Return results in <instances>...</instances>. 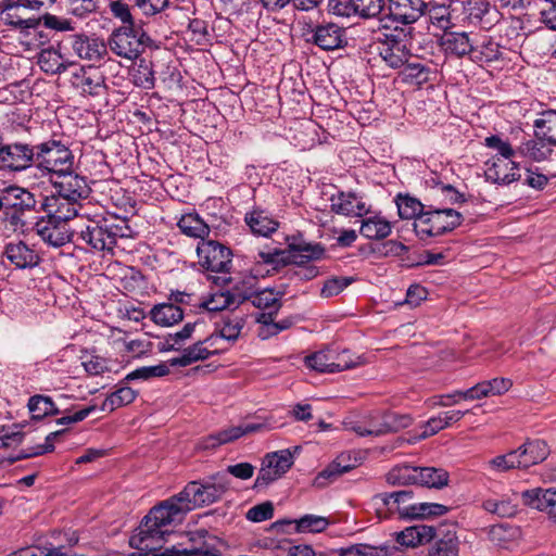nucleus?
Listing matches in <instances>:
<instances>
[{"instance_id": "14", "label": "nucleus", "mask_w": 556, "mask_h": 556, "mask_svg": "<svg viewBox=\"0 0 556 556\" xmlns=\"http://www.w3.org/2000/svg\"><path fill=\"white\" fill-rule=\"evenodd\" d=\"M65 172L58 174L55 180H51L52 187L61 197L81 204V201L88 199L91 193L87 177L76 174L74 168Z\"/></svg>"}, {"instance_id": "22", "label": "nucleus", "mask_w": 556, "mask_h": 556, "mask_svg": "<svg viewBox=\"0 0 556 556\" xmlns=\"http://www.w3.org/2000/svg\"><path fill=\"white\" fill-rule=\"evenodd\" d=\"M263 427L264 426L262 424H247L228 427L203 438L200 446L204 450H214L223 444L233 442L245 434L256 432Z\"/></svg>"}, {"instance_id": "44", "label": "nucleus", "mask_w": 556, "mask_h": 556, "mask_svg": "<svg viewBox=\"0 0 556 556\" xmlns=\"http://www.w3.org/2000/svg\"><path fill=\"white\" fill-rule=\"evenodd\" d=\"M38 64L45 73L51 75L61 74L67 68L61 53L53 48L43 49L40 52Z\"/></svg>"}, {"instance_id": "39", "label": "nucleus", "mask_w": 556, "mask_h": 556, "mask_svg": "<svg viewBox=\"0 0 556 556\" xmlns=\"http://www.w3.org/2000/svg\"><path fill=\"white\" fill-rule=\"evenodd\" d=\"M353 467L354 465L344 464V456L341 455L316 476L314 484L319 488L326 486L343 473L349 472Z\"/></svg>"}, {"instance_id": "46", "label": "nucleus", "mask_w": 556, "mask_h": 556, "mask_svg": "<svg viewBox=\"0 0 556 556\" xmlns=\"http://www.w3.org/2000/svg\"><path fill=\"white\" fill-rule=\"evenodd\" d=\"M27 406L34 419H42L49 415L61 414V410L56 407L52 399L42 394L30 396Z\"/></svg>"}, {"instance_id": "17", "label": "nucleus", "mask_w": 556, "mask_h": 556, "mask_svg": "<svg viewBox=\"0 0 556 556\" xmlns=\"http://www.w3.org/2000/svg\"><path fill=\"white\" fill-rule=\"evenodd\" d=\"M161 543L153 541L155 545L154 549H147L146 556H223L222 546L223 543L214 535H211L207 531L204 535L202 543L199 547L193 549H164L159 552Z\"/></svg>"}, {"instance_id": "28", "label": "nucleus", "mask_w": 556, "mask_h": 556, "mask_svg": "<svg viewBox=\"0 0 556 556\" xmlns=\"http://www.w3.org/2000/svg\"><path fill=\"white\" fill-rule=\"evenodd\" d=\"M488 166L485 170V179L496 185L507 186L513 182L519 181L521 175L519 174L520 164L514 161H510V172L502 173V161L500 157H493L491 161L486 162Z\"/></svg>"}, {"instance_id": "15", "label": "nucleus", "mask_w": 556, "mask_h": 556, "mask_svg": "<svg viewBox=\"0 0 556 556\" xmlns=\"http://www.w3.org/2000/svg\"><path fill=\"white\" fill-rule=\"evenodd\" d=\"M74 53L88 61H100L108 53V45L103 39L85 34L70 35L65 40Z\"/></svg>"}, {"instance_id": "13", "label": "nucleus", "mask_w": 556, "mask_h": 556, "mask_svg": "<svg viewBox=\"0 0 556 556\" xmlns=\"http://www.w3.org/2000/svg\"><path fill=\"white\" fill-rule=\"evenodd\" d=\"M1 262L5 266L10 264L14 269H33L40 264L41 256L34 245L17 240L4 245Z\"/></svg>"}, {"instance_id": "63", "label": "nucleus", "mask_w": 556, "mask_h": 556, "mask_svg": "<svg viewBox=\"0 0 556 556\" xmlns=\"http://www.w3.org/2000/svg\"><path fill=\"white\" fill-rule=\"evenodd\" d=\"M482 507L494 515L500 517H511L516 514V506L510 501L488 498L483 501Z\"/></svg>"}, {"instance_id": "3", "label": "nucleus", "mask_w": 556, "mask_h": 556, "mask_svg": "<svg viewBox=\"0 0 556 556\" xmlns=\"http://www.w3.org/2000/svg\"><path fill=\"white\" fill-rule=\"evenodd\" d=\"M414 27H390L383 24L372 33V46L377 53L391 68L405 65L410 51L408 41L413 38Z\"/></svg>"}, {"instance_id": "45", "label": "nucleus", "mask_w": 556, "mask_h": 556, "mask_svg": "<svg viewBox=\"0 0 556 556\" xmlns=\"http://www.w3.org/2000/svg\"><path fill=\"white\" fill-rule=\"evenodd\" d=\"M282 293L275 292L274 289L255 290L250 302L260 309H268V312H279L281 307Z\"/></svg>"}, {"instance_id": "42", "label": "nucleus", "mask_w": 556, "mask_h": 556, "mask_svg": "<svg viewBox=\"0 0 556 556\" xmlns=\"http://www.w3.org/2000/svg\"><path fill=\"white\" fill-rule=\"evenodd\" d=\"M290 522L294 523V530L298 533H321L330 525V520L327 517L313 514L303 515Z\"/></svg>"}, {"instance_id": "54", "label": "nucleus", "mask_w": 556, "mask_h": 556, "mask_svg": "<svg viewBox=\"0 0 556 556\" xmlns=\"http://www.w3.org/2000/svg\"><path fill=\"white\" fill-rule=\"evenodd\" d=\"M208 312H220L229 308H238L233 295L228 290L212 294L210 299L201 304Z\"/></svg>"}, {"instance_id": "59", "label": "nucleus", "mask_w": 556, "mask_h": 556, "mask_svg": "<svg viewBox=\"0 0 556 556\" xmlns=\"http://www.w3.org/2000/svg\"><path fill=\"white\" fill-rule=\"evenodd\" d=\"M518 534V529L507 523L494 525L489 531V536L496 545L506 547V544L513 541Z\"/></svg>"}, {"instance_id": "50", "label": "nucleus", "mask_w": 556, "mask_h": 556, "mask_svg": "<svg viewBox=\"0 0 556 556\" xmlns=\"http://www.w3.org/2000/svg\"><path fill=\"white\" fill-rule=\"evenodd\" d=\"M134 84L142 89L151 90L155 86V76L152 62L141 59L134 70Z\"/></svg>"}, {"instance_id": "1", "label": "nucleus", "mask_w": 556, "mask_h": 556, "mask_svg": "<svg viewBox=\"0 0 556 556\" xmlns=\"http://www.w3.org/2000/svg\"><path fill=\"white\" fill-rule=\"evenodd\" d=\"M229 489V480L217 472L202 480L188 482L177 494L153 506L130 538V546L137 549H154L156 543L166 541L170 527L180 523L185 516L198 508L218 502Z\"/></svg>"}, {"instance_id": "57", "label": "nucleus", "mask_w": 556, "mask_h": 556, "mask_svg": "<svg viewBox=\"0 0 556 556\" xmlns=\"http://www.w3.org/2000/svg\"><path fill=\"white\" fill-rule=\"evenodd\" d=\"M333 355L319 351L305 357V365L319 372H334Z\"/></svg>"}, {"instance_id": "5", "label": "nucleus", "mask_w": 556, "mask_h": 556, "mask_svg": "<svg viewBox=\"0 0 556 556\" xmlns=\"http://www.w3.org/2000/svg\"><path fill=\"white\" fill-rule=\"evenodd\" d=\"M42 193H34L27 188L10 185L0 192V210L13 226H25L29 214H40Z\"/></svg>"}, {"instance_id": "24", "label": "nucleus", "mask_w": 556, "mask_h": 556, "mask_svg": "<svg viewBox=\"0 0 556 556\" xmlns=\"http://www.w3.org/2000/svg\"><path fill=\"white\" fill-rule=\"evenodd\" d=\"M469 60L478 65L490 64L502 58L501 46L491 36L475 33Z\"/></svg>"}, {"instance_id": "37", "label": "nucleus", "mask_w": 556, "mask_h": 556, "mask_svg": "<svg viewBox=\"0 0 556 556\" xmlns=\"http://www.w3.org/2000/svg\"><path fill=\"white\" fill-rule=\"evenodd\" d=\"M534 127L538 139L556 146V110L543 111L540 118L535 119Z\"/></svg>"}, {"instance_id": "43", "label": "nucleus", "mask_w": 556, "mask_h": 556, "mask_svg": "<svg viewBox=\"0 0 556 556\" xmlns=\"http://www.w3.org/2000/svg\"><path fill=\"white\" fill-rule=\"evenodd\" d=\"M138 395V392L127 386L119 387L116 391L112 392L102 403L100 409L102 412H113L117 407H122L132 403Z\"/></svg>"}, {"instance_id": "38", "label": "nucleus", "mask_w": 556, "mask_h": 556, "mask_svg": "<svg viewBox=\"0 0 556 556\" xmlns=\"http://www.w3.org/2000/svg\"><path fill=\"white\" fill-rule=\"evenodd\" d=\"M278 312H263L256 317V321L262 325L260 328L258 337L266 340L270 337L277 336L279 332L289 329L292 326L290 319H282L278 323L274 321Z\"/></svg>"}, {"instance_id": "4", "label": "nucleus", "mask_w": 556, "mask_h": 556, "mask_svg": "<svg viewBox=\"0 0 556 556\" xmlns=\"http://www.w3.org/2000/svg\"><path fill=\"white\" fill-rule=\"evenodd\" d=\"M75 156L68 142L52 135L35 140V168L41 176H56L74 168Z\"/></svg>"}, {"instance_id": "30", "label": "nucleus", "mask_w": 556, "mask_h": 556, "mask_svg": "<svg viewBox=\"0 0 556 556\" xmlns=\"http://www.w3.org/2000/svg\"><path fill=\"white\" fill-rule=\"evenodd\" d=\"M380 498L384 506L390 513H397L403 519H407L409 516V508L414 503L413 492L410 490H402L391 493H381L376 496Z\"/></svg>"}, {"instance_id": "40", "label": "nucleus", "mask_w": 556, "mask_h": 556, "mask_svg": "<svg viewBox=\"0 0 556 556\" xmlns=\"http://www.w3.org/2000/svg\"><path fill=\"white\" fill-rule=\"evenodd\" d=\"M399 216L402 219L417 220L427 210L428 205L422 204L418 199L408 194H397L395 198Z\"/></svg>"}, {"instance_id": "18", "label": "nucleus", "mask_w": 556, "mask_h": 556, "mask_svg": "<svg viewBox=\"0 0 556 556\" xmlns=\"http://www.w3.org/2000/svg\"><path fill=\"white\" fill-rule=\"evenodd\" d=\"M41 213L47 214L58 220L68 224V220L77 216L81 204L67 200L60 195V192L41 197Z\"/></svg>"}, {"instance_id": "25", "label": "nucleus", "mask_w": 556, "mask_h": 556, "mask_svg": "<svg viewBox=\"0 0 556 556\" xmlns=\"http://www.w3.org/2000/svg\"><path fill=\"white\" fill-rule=\"evenodd\" d=\"M413 422V418L406 414H399L396 412H387L381 417V422L378 427L371 429H361L356 431L362 437L375 435L379 437L389 432H397L402 429L409 427Z\"/></svg>"}, {"instance_id": "9", "label": "nucleus", "mask_w": 556, "mask_h": 556, "mask_svg": "<svg viewBox=\"0 0 556 556\" xmlns=\"http://www.w3.org/2000/svg\"><path fill=\"white\" fill-rule=\"evenodd\" d=\"M0 153V169L23 173L35 168V139L5 142Z\"/></svg>"}, {"instance_id": "34", "label": "nucleus", "mask_w": 556, "mask_h": 556, "mask_svg": "<svg viewBox=\"0 0 556 556\" xmlns=\"http://www.w3.org/2000/svg\"><path fill=\"white\" fill-rule=\"evenodd\" d=\"M416 484L421 486L442 489L448 484L450 475L443 468L416 467Z\"/></svg>"}, {"instance_id": "11", "label": "nucleus", "mask_w": 556, "mask_h": 556, "mask_svg": "<svg viewBox=\"0 0 556 556\" xmlns=\"http://www.w3.org/2000/svg\"><path fill=\"white\" fill-rule=\"evenodd\" d=\"M34 230L45 243L53 248L74 242L75 230H71L67 223L58 220L47 214L37 218Z\"/></svg>"}, {"instance_id": "10", "label": "nucleus", "mask_w": 556, "mask_h": 556, "mask_svg": "<svg viewBox=\"0 0 556 556\" xmlns=\"http://www.w3.org/2000/svg\"><path fill=\"white\" fill-rule=\"evenodd\" d=\"M305 35L308 36L307 42L325 51L342 49L348 45L345 28L333 22L324 21L316 25H308Z\"/></svg>"}, {"instance_id": "16", "label": "nucleus", "mask_w": 556, "mask_h": 556, "mask_svg": "<svg viewBox=\"0 0 556 556\" xmlns=\"http://www.w3.org/2000/svg\"><path fill=\"white\" fill-rule=\"evenodd\" d=\"M71 84L84 96H100L106 88L104 75L93 66H81L73 73Z\"/></svg>"}, {"instance_id": "27", "label": "nucleus", "mask_w": 556, "mask_h": 556, "mask_svg": "<svg viewBox=\"0 0 556 556\" xmlns=\"http://www.w3.org/2000/svg\"><path fill=\"white\" fill-rule=\"evenodd\" d=\"M517 450L522 469H527L533 465L542 463L549 455V447L547 443L541 439H528Z\"/></svg>"}, {"instance_id": "49", "label": "nucleus", "mask_w": 556, "mask_h": 556, "mask_svg": "<svg viewBox=\"0 0 556 556\" xmlns=\"http://www.w3.org/2000/svg\"><path fill=\"white\" fill-rule=\"evenodd\" d=\"M544 140H527L520 144L517 152L534 162H542L552 155L553 150L545 147Z\"/></svg>"}, {"instance_id": "56", "label": "nucleus", "mask_w": 556, "mask_h": 556, "mask_svg": "<svg viewBox=\"0 0 556 556\" xmlns=\"http://www.w3.org/2000/svg\"><path fill=\"white\" fill-rule=\"evenodd\" d=\"M104 0H65L67 11L79 18L97 13Z\"/></svg>"}, {"instance_id": "51", "label": "nucleus", "mask_w": 556, "mask_h": 556, "mask_svg": "<svg viewBox=\"0 0 556 556\" xmlns=\"http://www.w3.org/2000/svg\"><path fill=\"white\" fill-rule=\"evenodd\" d=\"M293 463V454L290 448L268 453L264 457V464H268V467H273L280 476L285 475Z\"/></svg>"}, {"instance_id": "61", "label": "nucleus", "mask_w": 556, "mask_h": 556, "mask_svg": "<svg viewBox=\"0 0 556 556\" xmlns=\"http://www.w3.org/2000/svg\"><path fill=\"white\" fill-rule=\"evenodd\" d=\"M288 248L285 251L289 253L293 252H313L314 255H317V252L321 251L320 242H307L301 233L288 236L286 238Z\"/></svg>"}, {"instance_id": "36", "label": "nucleus", "mask_w": 556, "mask_h": 556, "mask_svg": "<svg viewBox=\"0 0 556 556\" xmlns=\"http://www.w3.org/2000/svg\"><path fill=\"white\" fill-rule=\"evenodd\" d=\"M177 226L184 235L200 241H206L205 238L210 235L208 225L197 213L182 215Z\"/></svg>"}, {"instance_id": "35", "label": "nucleus", "mask_w": 556, "mask_h": 556, "mask_svg": "<svg viewBox=\"0 0 556 556\" xmlns=\"http://www.w3.org/2000/svg\"><path fill=\"white\" fill-rule=\"evenodd\" d=\"M150 317L156 325L170 327L184 319V312L174 303H161L152 307Z\"/></svg>"}, {"instance_id": "8", "label": "nucleus", "mask_w": 556, "mask_h": 556, "mask_svg": "<svg viewBox=\"0 0 556 556\" xmlns=\"http://www.w3.org/2000/svg\"><path fill=\"white\" fill-rule=\"evenodd\" d=\"M150 36L139 25L119 26L109 37L108 46L117 56L135 60L152 43Z\"/></svg>"}, {"instance_id": "55", "label": "nucleus", "mask_w": 556, "mask_h": 556, "mask_svg": "<svg viewBox=\"0 0 556 556\" xmlns=\"http://www.w3.org/2000/svg\"><path fill=\"white\" fill-rule=\"evenodd\" d=\"M169 364L167 363H160L154 366H143L139 367L131 372H129L126 377V381H132L137 379L141 380H149L154 377H164L169 374Z\"/></svg>"}, {"instance_id": "21", "label": "nucleus", "mask_w": 556, "mask_h": 556, "mask_svg": "<svg viewBox=\"0 0 556 556\" xmlns=\"http://www.w3.org/2000/svg\"><path fill=\"white\" fill-rule=\"evenodd\" d=\"M331 211L338 215L363 217L368 212L363 198L352 191H338L329 199Z\"/></svg>"}, {"instance_id": "20", "label": "nucleus", "mask_w": 556, "mask_h": 556, "mask_svg": "<svg viewBox=\"0 0 556 556\" xmlns=\"http://www.w3.org/2000/svg\"><path fill=\"white\" fill-rule=\"evenodd\" d=\"M475 33L445 31L439 38V46L447 56L469 60Z\"/></svg>"}, {"instance_id": "33", "label": "nucleus", "mask_w": 556, "mask_h": 556, "mask_svg": "<svg viewBox=\"0 0 556 556\" xmlns=\"http://www.w3.org/2000/svg\"><path fill=\"white\" fill-rule=\"evenodd\" d=\"M245 325V318L239 315L226 314L216 323L214 338H222L229 342H236Z\"/></svg>"}, {"instance_id": "62", "label": "nucleus", "mask_w": 556, "mask_h": 556, "mask_svg": "<svg viewBox=\"0 0 556 556\" xmlns=\"http://www.w3.org/2000/svg\"><path fill=\"white\" fill-rule=\"evenodd\" d=\"M490 465L501 472L515 468L522 469L518 450H513L504 455L494 457L490 460Z\"/></svg>"}, {"instance_id": "7", "label": "nucleus", "mask_w": 556, "mask_h": 556, "mask_svg": "<svg viewBox=\"0 0 556 556\" xmlns=\"http://www.w3.org/2000/svg\"><path fill=\"white\" fill-rule=\"evenodd\" d=\"M463 220V215L454 208L428 205L426 212L414 222V230L419 239L426 240L453 231Z\"/></svg>"}, {"instance_id": "23", "label": "nucleus", "mask_w": 556, "mask_h": 556, "mask_svg": "<svg viewBox=\"0 0 556 556\" xmlns=\"http://www.w3.org/2000/svg\"><path fill=\"white\" fill-rule=\"evenodd\" d=\"M523 504L547 514L556 522V489L534 488L521 493Z\"/></svg>"}, {"instance_id": "32", "label": "nucleus", "mask_w": 556, "mask_h": 556, "mask_svg": "<svg viewBox=\"0 0 556 556\" xmlns=\"http://www.w3.org/2000/svg\"><path fill=\"white\" fill-rule=\"evenodd\" d=\"M392 224L377 214L362 220L359 233L368 240H383L390 236Z\"/></svg>"}, {"instance_id": "41", "label": "nucleus", "mask_w": 556, "mask_h": 556, "mask_svg": "<svg viewBox=\"0 0 556 556\" xmlns=\"http://www.w3.org/2000/svg\"><path fill=\"white\" fill-rule=\"evenodd\" d=\"M428 556H459V540L456 532H442V536L429 549Z\"/></svg>"}, {"instance_id": "64", "label": "nucleus", "mask_w": 556, "mask_h": 556, "mask_svg": "<svg viewBox=\"0 0 556 556\" xmlns=\"http://www.w3.org/2000/svg\"><path fill=\"white\" fill-rule=\"evenodd\" d=\"M354 281L353 277H332L324 282L320 290L323 298H332L341 293L346 287Z\"/></svg>"}, {"instance_id": "60", "label": "nucleus", "mask_w": 556, "mask_h": 556, "mask_svg": "<svg viewBox=\"0 0 556 556\" xmlns=\"http://www.w3.org/2000/svg\"><path fill=\"white\" fill-rule=\"evenodd\" d=\"M428 17L431 25L440 30L450 31L452 25L448 7L435 5L428 10Z\"/></svg>"}, {"instance_id": "58", "label": "nucleus", "mask_w": 556, "mask_h": 556, "mask_svg": "<svg viewBox=\"0 0 556 556\" xmlns=\"http://www.w3.org/2000/svg\"><path fill=\"white\" fill-rule=\"evenodd\" d=\"M415 471L416 467L396 466L387 473L386 479L387 482L392 485L416 484Z\"/></svg>"}, {"instance_id": "48", "label": "nucleus", "mask_w": 556, "mask_h": 556, "mask_svg": "<svg viewBox=\"0 0 556 556\" xmlns=\"http://www.w3.org/2000/svg\"><path fill=\"white\" fill-rule=\"evenodd\" d=\"M54 441L55 438L51 435V432L46 437L43 444H37L34 446H28L20 450L16 453L11 454L7 460L9 464H13L21 459H26L39 455H43L47 453H51L54 451Z\"/></svg>"}, {"instance_id": "19", "label": "nucleus", "mask_w": 556, "mask_h": 556, "mask_svg": "<svg viewBox=\"0 0 556 556\" xmlns=\"http://www.w3.org/2000/svg\"><path fill=\"white\" fill-rule=\"evenodd\" d=\"M427 9L425 0H390V17L402 27H413Z\"/></svg>"}, {"instance_id": "26", "label": "nucleus", "mask_w": 556, "mask_h": 556, "mask_svg": "<svg viewBox=\"0 0 556 556\" xmlns=\"http://www.w3.org/2000/svg\"><path fill=\"white\" fill-rule=\"evenodd\" d=\"M396 542L406 547H415L430 542L437 536V529L433 526L417 523L396 532Z\"/></svg>"}, {"instance_id": "6", "label": "nucleus", "mask_w": 556, "mask_h": 556, "mask_svg": "<svg viewBox=\"0 0 556 556\" xmlns=\"http://www.w3.org/2000/svg\"><path fill=\"white\" fill-rule=\"evenodd\" d=\"M197 254L199 264L204 270L223 274V276H208L213 283L226 286L232 282L229 274L233 254L229 247L216 240L199 241Z\"/></svg>"}, {"instance_id": "29", "label": "nucleus", "mask_w": 556, "mask_h": 556, "mask_svg": "<svg viewBox=\"0 0 556 556\" xmlns=\"http://www.w3.org/2000/svg\"><path fill=\"white\" fill-rule=\"evenodd\" d=\"M214 340V334L210 336L207 339L203 341H198L194 344L184 349L181 355L177 357H173L168 361V364L173 367H186L195 362L207 359L211 355L215 354V352L210 351L204 346V343Z\"/></svg>"}, {"instance_id": "52", "label": "nucleus", "mask_w": 556, "mask_h": 556, "mask_svg": "<svg viewBox=\"0 0 556 556\" xmlns=\"http://www.w3.org/2000/svg\"><path fill=\"white\" fill-rule=\"evenodd\" d=\"M396 547L384 543L379 546L356 544L346 547V556H391Z\"/></svg>"}, {"instance_id": "12", "label": "nucleus", "mask_w": 556, "mask_h": 556, "mask_svg": "<svg viewBox=\"0 0 556 556\" xmlns=\"http://www.w3.org/2000/svg\"><path fill=\"white\" fill-rule=\"evenodd\" d=\"M314 255L313 252H293L289 253L282 249L274 248L268 251H260L258 256L265 264L271 265L273 269L278 270L287 265H294V268L305 266L312 262L320 261L326 257V248L321 244V251Z\"/></svg>"}, {"instance_id": "2", "label": "nucleus", "mask_w": 556, "mask_h": 556, "mask_svg": "<svg viewBox=\"0 0 556 556\" xmlns=\"http://www.w3.org/2000/svg\"><path fill=\"white\" fill-rule=\"evenodd\" d=\"M129 232L130 227L126 218L110 215L98 220L90 219L84 227L75 230L74 242L96 251H112L117 238H126Z\"/></svg>"}, {"instance_id": "53", "label": "nucleus", "mask_w": 556, "mask_h": 556, "mask_svg": "<svg viewBox=\"0 0 556 556\" xmlns=\"http://www.w3.org/2000/svg\"><path fill=\"white\" fill-rule=\"evenodd\" d=\"M448 511V507L438 503H414L409 508L407 519L428 518L443 516Z\"/></svg>"}, {"instance_id": "47", "label": "nucleus", "mask_w": 556, "mask_h": 556, "mask_svg": "<svg viewBox=\"0 0 556 556\" xmlns=\"http://www.w3.org/2000/svg\"><path fill=\"white\" fill-rule=\"evenodd\" d=\"M257 278L255 276H244L237 280L233 286L228 289L239 307L245 301H250L256 290Z\"/></svg>"}, {"instance_id": "31", "label": "nucleus", "mask_w": 556, "mask_h": 556, "mask_svg": "<svg viewBox=\"0 0 556 556\" xmlns=\"http://www.w3.org/2000/svg\"><path fill=\"white\" fill-rule=\"evenodd\" d=\"M244 219L253 233L263 237L270 236L279 227V223L264 210H253Z\"/></svg>"}]
</instances>
